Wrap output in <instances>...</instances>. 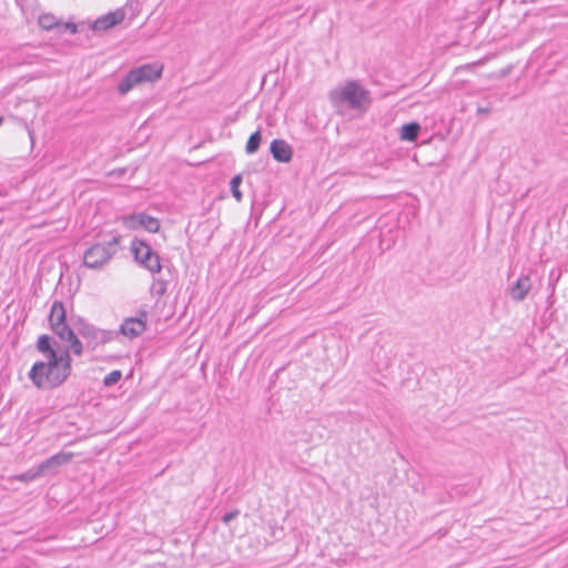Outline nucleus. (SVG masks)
<instances>
[{"instance_id": "obj_5", "label": "nucleus", "mask_w": 568, "mask_h": 568, "mask_svg": "<svg viewBox=\"0 0 568 568\" xmlns=\"http://www.w3.org/2000/svg\"><path fill=\"white\" fill-rule=\"evenodd\" d=\"M131 251L135 261L151 273H159L161 271L160 257L146 242L134 239L131 242Z\"/></svg>"}, {"instance_id": "obj_28", "label": "nucleus", "mask_w": 568, "mask_h": 568, "mask_svg": "<svg viewBox=\"0 0 568 568\" xmlns=\"http://www.w3.org/2000/svg\"><path fill=\"white\" fill-rule=\"evenodd\" d=\"M3 122V116L0 115V125L2 124Z\"/></svg>"}, {"instance_id": "obj_3", "label": "nucleus", "mask_w": 568, "mask_h": 568, "mask_svg": "<svg viewBox=\"0 0 568 568\" xmlns=\"http://www.w3.org/2000/svg\"><path fill=\"white\" fill-rule=\"evenodd\" d=\"M121 235H114L111 240L95 243L83 253V264L88 268L100 270L108 264L118 253Z\"/></svg>"}, {"instance_id": "obj_21", "label": "nucleus", "mask_w": 568, "mask_h": 568, "mask_svg": "<svg viewBox=\"0 0 568 568\" xmlns=\"http://www.w3.org/2000/svg\"><path fill=\"white\" fill-rule=\"evenodd\" d=\"M130 71H138V72H146V71H163V64L155 63L153 65L151 64H143L138 68L131 69Z\"/></svg>"}, {"instance_id": "obj_15", "label": "nucleus", "mask_w": 568, "mask_h": 568, "mask_svg": "<svg viewBox=\"0 0 568 568\" xmlns=\"http://www.w3.org/2000/svg\"><path fill=\"white\" fill-rule=\"evenodd\" d=\"M261 142H262V134H261V131L257 130L250 135V138L246 142V145H245L246 153L247 154L255 153L258 150Z\"/></svg>"}, {"instance_id": "obj_6", "label": "nucleus", "mask_w": 568, "mask_h": 568, "mask_svg": "<svg viewBox=\"0 0 568 568\" xmlns=\"http://www.w3.org/2000/svg\"><path fill=\"white\" fill-rule=\"evenodd\" d=\"M49 323L52 332L59 337L73 336V329L67 323V311L62 302H53L49 314Z\"/></svg>"}, {"instance_id": "obj_13", "label": "nucleus", "mask_w": 568, "mask_h": 568, "mask_svg": "<svg viewBox=\"0 0 568 568\" xmlns=\"http://www.w3.org/2000/svg\"><path fill=\"white\" fill-rule=\"evenodd\" d=\"M125 18V12L122 9H118L113 12H109L100 18H98L92 23V29L94 31H105L119 23H121Z\"/></svg>"}, {"instance_id": "obj_16", "label": "nucleus", "mask_w": 568, "mask_h": 568, "mask_svg": "<svg viewBox=\"0 0 568 568\" xmlns=\"http://www.w3.org/2000/svg\"><path fill=\"white\" fill-rule=\"evenodd\" d=\"M38 22L39 26L44 30H51L59 24L57 18L50 13L41 14L38 19Z\"/></svg>"}, {"instance_id": "obj_19", "label": "nucleus", "mask_w": 568, "mask_h": 568, "mask_svg": "<svg viewBox=\"0 0 568 568\" xmlns=\"http://www.w3.org/2000/svg\"><path fill=\"white\" fill-rule=\"evenodd\" d=\"M122 377V373L119 369L110 372L104 378L103 384L104 386H112L116 384Z\"/></svg>"}, {"instance_id": "obj_14", "label": "nucleus", "mask_w": 568, "mask_h": 568, "mask_svg": "<svg viewBox=\"0 0 568 568\" xmlns=\"http://www.w3.org/2000/svg\"><path fill=\"white\" fill-rule=\"evenodd\" d=\"M419 132H420L419 123L409 122V123L402 125L399 136L404 141L413 142L418 138Z\"/></svg>"}, {"instance_id": "obj_23", "label": "nucleus", "mask_w": 568, "mask_h": 568, "mask_svg": "<svg viewBox=\"0 0 568 568\" xmlns=\"http://www.w3.org/2000/svg\"><path fill=\"white\" fill-rule=\"evenodd\" d=\"M64 29L69 30L71 34H74L78 32V26L74 23H65Z\"/></svg>"}, {"instance_id": "obj_18", "label": "nucleus", "mask_w": 568, "mask_h": 568, "mask_svg": "<svg viewBox=\"0 0 568 568\" xmlns=\"http://www.w3.org/2000/svg\"><path fill=\"white\" fill-rule=\"evenodd\" d=\"M242 183V176L241 175H235L232 178L231 182H230V185H231V192H232V195L236 199V201H242V193L240 191V185Z\"/></svg>"}, {"instance_id": "obj_9", "label": "nucleus", "mask_w": 568, "mask_h": 568, "mask_svg": "<svg viewBox=\"0 0 568 568\" xmlns=\"http://www.w3.org/2000/svg\"><path fill=\"white\" fill-rule=\"evenodd\" d=\"M162 73H126V77L118 84L120 94H126L132 88L143 82H155Z\"/></svg>"}, {"instance_id": "obj_4", "label": "nucleus", "mask_w": 568, "mask_h": 568, "mask_svg": "<svg viewBox=\"0 0 568 568\" xmlns=\"http://www.w3.org/2000/svg\"><path fill=\"white\" fill-rule=\"evenodd\" d=\"M77 331L79 335L85 339L87 346L91 349H95L100 345L110 343L118 336L116 331L101 329L84 321L79 322Z\"/></svg>"}, {"instance_id": "obj_12", "label": "nucleus", "mask_w": 568, "mask_h": 568, "mask_svg": "<svg viewBox=\"0 0 568 568\" xmlns=\"http://www.w3.org/2000/svg\"><path fill=\"white\" fill-rule=\"evenodd\" d=\"M270 153L280 163H288L293 158L292 146L282 139H274L270 144Z\"/></svg>"}, {"instance_id": "obj_10", "label": "nucleus", "mask_w": 568, "mask_h": 568, "mask_svg": "<svg viewBox=\"0 0 568 568\" xmlns=\"http://www.w3.org/2000/svg\"><path fill=\"white\" fill-rule=\"evenodd\" d=\"M531 280L528 274H521L508 288V294L514 302H523L531 290Z\"/></svg>"}, {"instance_id": "obj_20", "label": "nucleus", "mask_w": 568, "mask_h": 568, "mask_svg": "<svg viewBox=\"0 0 568 568\" xmlns=\"http://www.w3.org/2000/svg\"><path fill=\"white\" fill-rule=\"evenodd\" d=\"M166 286H168V284L165 281H162V280L154 281L151 286V292L153 295L162 296L165 294V292L168 290Z\"/></svg>"}, {"instance_id": "obj_17", "label": "nucleus", "mask_w": 568, "mask_h": 568, "mask_svg": "<svg viewBox=\"0 0 568 568\" xmlns=\"http://www.w3.org/2000/svg\"><path fill=\"white\" fill-rule=\"evenodd\" d=\"M42 475H44V474H43V471H40V465H38L37 467L30 468L29 470L20 474L18 476V479L20 481L28 483V481L34 480L37 477L42 476Z\"/></svg>"}, {"instance_id": "obj_25", "label": "nucleus", "mask_w": 568, "mask_h": 568, "mask_svg": "<svg viewBox=\"0 0 568 568\" xmlns=\"http://www.w3.org/2000/svg\"><path fill=\"white\" fill-rule=\"evenodd\" d=\"M272 74L277 75V73H264V75H263V78H262V84H264V83H265V81H266V78H267L268 75H272Z\"/></svg>"}, {"instance_id": "obj_24", "label": "nucleus", "mask_w": 568, "mask_h": 568, "mask_svg": "<svg viewBox=\"0 0 568 568\" xmlns=\"http://www.w3.org/2000/svg\"><path fill=\"white\" fill-rule=\"evenodd\" d=\"M490 105H486V106H478L477 108V114H488L490 112Z\"/></svg>"}, {"instance_id": "obj_2", "label": "nucleus", "mask_w": 568, "mask_h": 568, "mask_svg": "<svg viewBox=\"0 0 568 568\" xmlns=\"http://www.w3.org/2000/svg\"><path fill=\"white\" fill-rule=\"evenodd\" d=\"M334 108H347L354 111H366L372 102L371 92L356 80H346L328 92Z\"/></svg>"}, {"instance_id": "obj_26", "label": "nucleus", "mask_w": 568, "mask_h": 568, "mask_svg": "<svg viewBox=\"0 0 568 568\" xmlns=\"http://www.w3.org/2000/svg\"><path fill=\"white\" fill-rule=\"evenodd\" d=\"M118 173H119V175H122L124 173V169H119Z\"/></svg>"}, {"instance_id": "obj_8", "label": "nucleus", "mask_w": 568, "mask_h": 568, "mask_svg": "<svg viewBox=\"0 0 568 568\" xmlns=\"http://www.w3.org/2000/svg\"><path fill=\"white\" fill-rule=\"evenodd\" d=\"M122 222L129 230L144 229L151 233H156L160 230L159 220L144 212L123 216Z\"/></svg>"}, {"instance_id": "obj_7", "label": "nucleus", "mask_w": 568, "mask_h": 568, "mask_svg": "<svg viewBox=\"0 0 568 568\" xmlns=\"http://www.w3.org/2000/svg\"><path fill=\"white\" fill-rule=\"evenodd\" d=\"M148 325V312L140 310L135 316L126 317L120 325L118 334L134 339L142 335L146 331Z\"/></svg>"}, {"instance_id": "obj_22", "label": "nucleus", "mask_w": 568, "mask_h": 568, "mask_svg": "<svg viewBox=\"0 0 568 568\" xmlns=\"http://www.w3.org/2000/svg\"><path fill=\"white\" fill-rule=\"evenodd\" d=\"M239 514H240L239 509H233L231 511H227L226 514L223 515L222 521L225 525H229L232 520H234L239 516Z\"/></svg>"}, {"instance_id": "obj_27", "label": "nucleus", "mask_w": 568, "mask_h": 568, "mask_svg": "<svg viewBox=\"0 0 568 568\" xmlns=\"http://www.w3.org/2000/svg\"><path fill=\"white\" fill-rule=\"evenodd\" d=\"M274 83H277L278 82V78L276 77L274 80H273Z\"/></svg>"}, {"instance_id": "obj_11", "label": "nucleus", "mask_w": 568, "mask_h": 568, "mask_svg": "<svg viewBox=\"0 0 568 568\" xmlns=\"http://www.w3.org/2000/svg\"><path fill=\"white\" fill-rule=\"evenodd\" d=\"M72 458H73V453L60 452V453L47 458L45 460L41 462L39 464L40 471H43L44 475L57 474L59 467L70 463Z\"/></svg>"}, {"instance_id": "obj_1", "label": "nucleus", "mask_w": 568, "mask_h": 568, "mask_svg": "<svg viewBox=\"0 0 568 568\" xmlns=\"http://www.w3.org/2000/svg\"><path fill=\"white\" fill-rule=\"evenodd\" d=\"M69 342L70 345L62 352L55 346L54 337L43 334L37 341V349L44 355L47 361L36 362L28 373V377L38 389H54L62 385L71 375L70 352L80 356L83 353V345L73 332V336L59 337Z\"/></svg>"}]
</instances>
